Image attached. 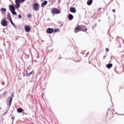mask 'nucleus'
<instances>
[{
  "mask_svg": "<svg viewBox=\"0 0 124 124\" xmlns=\"http://www.w3.org/2000/svg\"><path fill=\"white\" fill-rule=\"evenodd\" d=\"M26 0H15L16 7V8H20V3L24 2Z\"/></svg>",
  "mask_w": 124,
  "mask_h": 124,
  "instance_id": "obj_1",
  "label": "nucleus"
},
{
  "mask_svg": "<svg viewBox=\"0 0 124 124\" xmlns=\"http://www.w3.org/2000/svg\"><path fill=\"white\" fill-rule=\"evenodd\" d=\"M39 4L38 3H34L33 4V9L35 11H38L39 10Z\"/></svg>",
  "mask_w": 124,
  "mask_h": 124,
  "instance_id": "obj_2",
  "label": "nucleus"
},
{
  "mask_svg": "<svg viewBox=\"0 0 124 124\" xmlns=\"http://www.w3.org/2000/svg\"><path fill=\"white\" fill-rule=\"evenodd\" d=\"M51 12L52 14H54V15L60 14L61 11H60L59 10H58V9L56 8H53L51 10Z\"/></svg>",
  "mask_w": 124,
  "mask_h": 124,
  "instance_id": "obj_3",
  "label": "nucleus"
},
{
  "mask_svg": "<svg viewBox=\"0 0 124 124\" xmlns=\"http://www.w3.org/2000/svg\"><path fill=\"white\" fill-rule=\"evenodd\" d=\"M12 97H9L7 100V104L9 107H10L11 106V104H12Z\"/></svg>",
  "mask_w": 124,
  "mask_h": 124,
  "instance_id": "obj_4",
  "label": "nucleus"
},
{
  "mask_svg": "<svg viewBox=\"0 0 124 124\" xmlns=\"http://www.w3.org/2000/svg\"><path fill=\"white\" fill-rule=\"evenodd\" d=\"M1 25L3 27H7L8 26L7 21L5 19H2L1 21Z\"/></svg>",
  "mask_w": 124,
  "mask_h": 124,
  "instance_id": "obj_5",
  "label": "nucleus"
},
{
  "mask_svg": "<svg viewBox=\"0 0 124 124\" xmlns=\"http://www.w3.org/2000/svg\"><path fill=\"white\" fill-rule=\"evenodd\" d=\"M80 28V31H88V29H87V27L85 26L81 25Z\"/></svg>",
  "mask_w": 124,
  "mask_h": 124,
  "instance_id": "obj_6",
  "label": "nucleus"
},
{
  "mask_svg": "<svg viewBox=\"0 0 124 124\" xmlns=\"http://www.w3.org/2000/svg\"><path fill=\"white\" fill-rule=\"evenodd\" d=\"M80 31H81L80 26H77L74 29V31L76 33L79 32Z\"/></svg>",
  "mask_w": 124,
  "mask_h": 124,
  "instance_id": "obj_7",
  "label": "nucleus"
},
{
  "mask_svg": "<svg viewBox=\"0 0 124 124\" xmlns=\"http://www.w3.org/2000/svg\"><path fill=\"white\" fill-rule=\"evenodd\" d=\"M46 32L49 34L53 33V32H54V29H53V28H48Z\"/></svg>",
  "mask_w": 124,
  "mask_h": 124,
  "instance_id": "obj_8",
  "label": "nucleus"
},
{
  "mask_svg": "<svg viewBox=\"0 0 124 124\" xmlns=\"http://www.w3.org/2000/svg\"><path fill=\"white\" fill-rule=\"evenodd\" d=\"M25 31L27 32H31V27L29 25L25 26Z\"/></svg>",
  "mask_w": 124,
  "mask_h": 124,
  "instance_id": "obj_9",
  "label": "nucleus"
},
{
  "mask_svg": "<svg viewBox=\"0 0 124 124\" xmlns=\"http://www.w3.org/2000/svg\"><path fill=\"white\" fill-rule=\"evenodd\" d=\"M9 8L11 12L15 10V7L13 5H10Z\"/></svg>",
  "mask_w": 124,
  "mask_h": 124,
  "instance_id": "obj_10",
  "label": "nucleus"
},
{
  "mask_svg": "<svg viewBox=\"0 0 124 124\" xmlns=\"http://www.w3.org/2000/svg\"><path fill=\"white\" fill-rule=\"evenodd\" d=\"M70 11L72 12V13H75L76 12V9L74 7H71L70 9Z\"/></svg>",
  "mask_w": 124,
  "mask_h": 124,
  "instance_id": "obj_11",
  "label": "nucleus"
},
{
  "mask_svg": "<svg viewBox=\"0 0 124 124\" xmlns=\"http://www.w3.org/2000/svg\"><path fill=\"white\" fill-rule=\"evenodd\" d=\"M68 18L69 20H73V15L71 14H69L68 16Z\"/></svg>",
  "mask_w": 124,
  "mask_h": 124,
  "instance_id": "obj_12",
  "label": "nucleus"
},
{
  "mask_svg": "<svg viewBox=\"0 0 124 124\" xmlns=\"http://www.w3.org/2000/svg\"><path fill=\"white\" fill-rule=\"evenodd\" d=\"M47 3H48V1L47 0L45 1L42 4V7H44L45 6V5H47Z\"/></svg>",
  "mask_w": 124,
  "mask_h": 124,
  "instance_id": "obj_13",
  "label": "nucleus"
},
{
  "mask_svg": "<svg viewBox=\"0 0 124 124\" xmlns=\"http://www.w3.org/2000/svg\"><path fill=\"white\" fill-rule=\"evenodd\" d=\"M87 3L88 5H92V3H93V0H88Z\"/></svg>",
  "mask_w": 124,
  "mask_h": 124,
  "instance_id": "obj_14",
  "label": "nucleus"
},
{
  "mask_svg": "<svg viewBox=\"0 0 124 124\" xmlns=\"http://www.w3.org/2000/svg\"><path fill=\"white\" fill-rule=\"evenodd\" d=\"M113 66V64L112 63H109L108 64H107L106 67L107 68L110 69L111 68V67Z\"/></svg>",
  "mask_w": 124,
  "mask_h": 124,
  "instance_id": "obj_15",
  "label": "nucleus"
},
{
  "mask_svg": "<svg viewBox=\"0 0 124 124\" xmlns=\"http://www.w3.org/2000/svg\"><path fill=\"white\" fill-rule=\"evenodd\" d=\"M24 110L22 108H19L17 109V112L18 113H22Z\"/></svg>",
  "mask_w": 124,
  "mask_h": 124,
  "instance_id": "obj_16",
  "label": "nucleus"
},
{
  "mask_svg": "<svg viewBox=\"0 0 124 124\" xmlns=\"http://www.w3.org/2000/svg\"><path fill=\"white\" fill-rule=\"evenodd\" d=\"M0 11L1 12H6V9L5 8H1Z\"/></svg>",
  "mask_w": 124,
  "mask_h": 124,
  "instance_id": "obj_17",
  "label": "nucleus"
},
{
  "mask_svg": "<svg viewBox=\"0 0 124 124\" xmlns=\"http://www.w3.org/2000/svg\"><path fill=\"white\" fill-rule=\"evenodd\" d=\"M7 16H8V17L9 18V20H11L12 19L11 18V15H10V13H9V12H8Z\"/></svg>",
  "mask_w": 124,
  "mask_h": 124,
  "instance_id": "obj_18",
  "label": "nucleus"
},
{
  "mask_svg": "<svg viewBox=\"0 0 124 124\" xmlns=\"http://www.w3.org/2000/svg\"><path fill=\"white\" fill-rule=\"evenodd\" d=\"M11 13H12V14H13V15H16L17 16V13H16V12L15 11V10L14 11H12Z\"/></svg>",
  "mask_w": 124,
  "mask_h": 124,
  "instance_id": "obj_19",
  "label": "nucleus"
},
{
  "mask_svg": "<svg viewBox=\"0 0 124 124\" xmlns=\"http://www.w3.org/2000/svg\"><path fill=\"white\" fill-rule=\"evenodd\" d=\"M53 31H54V32H59V31H60V29H55L54 30H53Z\"/></svg>",
  "mask_w": 124,
  "mask_h": 124,
  "instance_id": "obj_20",
  "label": "nucleus"
},
{
  "mask_svg": "<svg viewBox=\"0 0 124 124\" xmlns=\"http://www.w3.org/2000/svg\"><path fill=\"white\" fill-rule=\"evenodd\" d=\"M32 73H33V71H31L30 73H28L27 74V76H30V75H31V74H32Z\"/></svg>",
  "mask_w": 124,
  "mask_h": 124,
  "instance_id": "obj_21",
  "label": "nucleus"
},
{
  "mask_svg": "<svg viewBox=\"0 0 124 124\" xmlns=\"http://www.w3.org/2000/svg\"><path fill=\"white\" fill-rule=\"evenodd\" d=\"M27 17H28V18H31V14H28V15H27Z\"/></svg>",
  "mask_w": 124,
  "mask_h": 124,
  "instance_id": "obj_22",
  "label": "nucleus"
},
{
  "mask_svg": "<svg viewBox=\"0 0 124 124\" xmlns=\"http://www.w3.org/2000/svg\"><path fill=\"white\" fill-rule=\"evenodd\" d=\"M18 18H19V19H21L22 18V15H18Z\"/></svg>",
  "mask_w": 124,
  "mask_h": 124,
  "instance_id": "obj_23",
  "label": "nucleus"
},
{
  "mask_svg": "<svg viewBox=\"0 0 124 124\" xmlns=\"http://www.w3.org/2000/svg\"><path fill=\"white\" fill-rule=\"evenodd\" d=\"M9 21H10V23H11L12 24L13 23H13V21H12V19H10Z\"/></svg>",
  "mask_w": 124,
  "mask_h": 124,
  "instance_id": "obj_24",
  "label": "nucleus"
},
{
  "mask_svg": "<svg viewBox=\"0 0 124 124\" xmlns=\"http://www.w3.org/2000/svg\"><path fill=\"white\" fill-rule=\"evenodd\" d=\"M106 52H109V48H106Z\"/></svg>",
  "mask_w": 124,
  "mask_h": 124,
  "instance_id": "obj_25",
  "label": "nucleus"
},
{
  "mask_svg": "<svg viewBox=\"0 0 124 124\" xmlns=\"http://www.w3.org/2000/svg\"><path fill=\"white\" fill-rule=\"evenodd\" d=\"M112 12H113L114 13H115V12H116V10L113 9V10H112Z\"/></svg>",
  "mask_w": 124,
  "mask_h": 124,
  "instance_id": "obj_26",
  "label": "nucleus"
},
{
  "mask_svg": "<svg viewBox=\"0 0 124 124\" xmlns=\"http://www.w3.org/2000/svg\"><path fill=\"white\" fill-rule=\"evenodd\" d=\"M14 28H15V29H17V27L16 26V25L15 24V25H14Z\"/></svg>",
  "mask_w": 124,
  "mask_h": 124,
  "instance_id": "obj_27",
  "label": "nucleus"
},
{
  "mask_svg": "<svg viewBox=\"0 0 124 124\" xmlns=\"http://www.w3.org/2000/svg\"><path fill=\"white\" fill-rule=\"evenodd\" d=\"M50 1H51L52 2H53V1H55V0H49Z\"/></svg>",
  "mask_w": 124,
  "mask_h": 124,
  "instance_id": "obj_28",
  "label": "nucleus"
},
{
  "mask_svg": "<svg viewBox=\"0 0 124 124\" xmlns=\"http://www.w3.org/2000/svg\"><path fill=\"white\" fill-rule=\"evenodd\" d=\"M12 25H13L14 26H15V24H14V23H13Z\"/></svg>",
  "mask_w": 124,
  "mask_h": 124,
  "instance_id": "obj_29",
  "label": "nucleus"
},
{
  "mask_svg": "<svg viewBox=\"0 0 124 124\" xmlns=\"http://www.w3.org/2000/svg\"><path fill=\"white\" fill-rule=\"evenodd\" d=\"M12 25H13L14 26H15V24H14V23H13Z\"/></svg>",
  "mask_w": 124,
  "mask_h": 124,
  "instance_id": "obj_30",
  "label": "nucleus"
},
{
  "mask_svg": "<svg viewBox=\"0 0 124 124\" xmlns=\"http://www.w3.org/2000/svg\"><path fill=\"white\" fill-rule=\"evenodd\" d=\"M37 59H39V56H37Z\"/></svg>",
  "mask_w": 124,
  "mask_h": 124,
  "instance_id": "obj_31",
  "label": "nucleus"
},
{
  "mask_svg": "<svg viewBox=\"0 0 124 124\" xmlns=\"http://www.w3.org/2000/svg\"><path fill=\"white\" fill-rule=\"evenodd\" d=\"M108 110L109 111L110 110V108H108Z\"/></svg>",
  "mask_w": 124,
  "mask_h": 124,
  "instance_id": "obj_32",
  "label": "nucleus"
},
{
  "mask_svg": "<svg viewBox=\"0 0 124 124\" xmlns=\"http://www.w3.org/2000/svg\"><path fill=\"white\" fill-rule=\"evenodd\" d=\"M62 26H63V24H61V27H62Z\"/></svg>",
  "mask_w": 124,
  "mask_h": 124,
  "instance_id": "obj_33",
  "label": "nucleus"
},
{
  "mask_svg": "<svg viewBox=\"0 0 124 124\" xmlns=\"http://www.w3.org/2000/svg\"><path fill=\"white\" fill-rule=\"evenodd\" d=\"M105 59V56L104 57V59Z\"/></svg>",
  "mask_w": 124,
  "mask_h": 124,
  "instance_id": "obj_34",
  "label": "nucleus"
},
{
  "mask_svg": "<svg viewBox=\"0 0 124 124\" xmlns=\"http://www.w3.org/2000/svg\"><path fill=\"white\" fill-rule=\"evenodd\" d=\"M123 43H124V40H123Z\"/></svg>",
  "mask_w": 124,
  "mask_h": 124,
  "instance_id": "obj_35",
  "label": "nucleus"
},
{
  "mask_svg": "<svg viewBox=\"0 0 124 124\" xmlns=\"http://www.w3.org/2000/svg\"><path fill=\"white\" fill-rule=\"evenodd\" d=\"M6 92V91H5V92H4V93H5Z\"/></svg>",
  "mask_w": 124,
  "mask_h": 124,
  "instance_id": "obj_36",
  "label": "nucleus"
},
{
  "mask_svg": "<svg viewBox=\"0 0 124 124\" xmlns=\"http://www.w3.org/2000/svg\"><path fill=\"white\" fill-rule=\"evenodd\" d=\"M12 119L13 120V117H12Z\"/></svg>",
  "mask_w": 124,
  "mask_h": 124,
  "instance_id": "obj_37",
  "label": "nucleus"
},
{
  "mask_svg": "<svg viewBox=\"0 0 124 124\" xmlns=\"http://www.w3.org/2000/svg\"><path fill=\"white\" fill-rule=\"evenodd\" d=\"M42 97H43V95H42Z\"/></svg>",
  "mask_w": 124,
  "mask_h": 124,
  "instance_id": "obj_38",
  "label": "nucleus"
},
{
  "mask_svg": "<svg viewBox=\"0 0 124 124\" xmlns=\"http://www.w3.org/2000/svg\"><path fill=\"white\" fill-rule=\"evenodd\" d=\"M12 124H13V122H12Z\"/></svg>",
  "mask_w": 124,
  "mask_h": 124,
  "instance_id": "obj_39",
  "label": "nucleus"
},
{
  "mask_svg": "<svg viewBox=\"0 0 124 124\" xmlns=\"http://www.w3.org/2000/svg\"><path fill=\"white\" fill-rule=\"evenodd\" d=\"M110 41H111V40H110Z\"/></svg>",
  "mask_w": 124,
  "mask_h": 124,
  "instance_id": "obj_40",
  "label": "nucleus"
}]
</instances>
